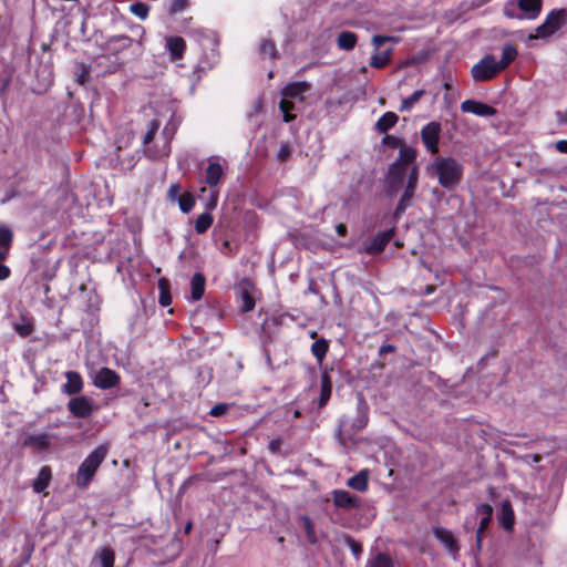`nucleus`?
Instances as JSON below:
<instances>
[{
	"label": "nucleus",
	"mask_w": 567,
	"mask_h": 567,
	"mask_svg": "<svg viewBox=\"0 0 567 567\" xmlns=\"http://www.w3.org/2000/svg\"><path fill=\"white\" fill-rule=\"evenodd\" d=\"M224 175V169L218 162H209L205 171V183L210 187H216Z\"/></svg>",
	"instance_id": "6ab92c4d"
},
{
	"label": "nucleus",
	"mask_w": 567,
	"mask_h": 567,
	"mask_svg": "<svg viewBox=\"0 0 567 567\" xmlns=\"http://www.w3.org/2000/svg\"><path fill=\"white\" fill-rule=\"evenodd\" d=\"M357 43V35L350 31L339 33L337 44L341 50H352Z\"/></svg>",
	"instance_id": "c756f323"
},
{
	"label": "nucleus",
	"mask_w": 567,
	"mask_h": 567,
	"mask_svg": "<svg viewBox=\"0 0 567 567\" xmlns=\"http://www.w3.org/2000/svg\"><path fill=\"white\" fill-rule=\"evenodd\" d=\"M205 277L200 272H196L190 280V298L194 301L199 300L205 292Z\"/></svg>",
	"instance_id": "a878e982"
},
{
	"label": "nucleus",
	"mask_w": 567,
	"mask_h": 567,
	"mask_svg": "<svg viewBox=\"0 0 567 567\" xmlns=\"http://www.w3.org/2000/svg\"><path fill=\"white\" fill-rule=\"evenodd\" d=\"M115 555L111 548L103 547L96 550L92 564L99 567H113Z\"/></svg>",
	"instance_id": "412c9836"
},
{
	"label": "nucleus",
	"mask_w": 567,
	"mask_h": 567,
	"mask_svg": "<svg viewBox=\"0 0 567 567\" xmlns=\"http://www.w3.org/2000/svg\"><path fill=\"white\" fill-rule=\"evenodd\" d=\"M158 289H159V303L162 307H167L172 302V297L169 293V285L168 281L164 278L158 280Z\"/></svg>",
	"instance_id": "c9c22d12"
},
{
	"label": "nucleus",
	"mask_w": 567,
	"mask_h": 567,
	"mask_svg": "<svg viewBox=\"0 0 567 567\" xmlns=\"http://www.w3.org/2000/svg\"><path fill=\"white\" fill-rule=\"evenodd\" d=\"M517 56V50L512 44H506L502 49V58L497 61L501 70H505Z\"/></svg>",
	"instance_id": "c85d7f7f"
},
{
	"label": "nucleus",
	"mask_w": 567,
	"mask_h": 567,
	"mask_svg": "<svg viewBox=\"0 0 567 567\" xmlns=\"http://www.w3.org/2000/svg\"><path fill=\"white\" fill-rule=\"evenodd\" d=\"M112 43L118 48H127L132 44V40L128 37L120 35L114 38Z\"/></svg>",
	"instance_id": "de8ad7c7"
},
{
	"label": "nucleus",
	"mask_w": 567,
	"mask_h": 567,
	"mask_svg": "<svg viewBox=\"0 0 567 567\" xmlns=\"http://www.w3.org/2000/svg\"><path fill=\"white\" fill-rule=\"evenodd\" d=\"M190 528H192V524H190V523H188V524L186 525V527H185V532H186V533H188V532L190 530Z\"/></svg>",
	"instance_id": "69168bd1"
},
{
	"label": "nucleus",
	"mask_w": 567,
	"mask_h": 567,
	"mask_svg": "<svg viewBox=\"0 0 567 567\" xmlns=\"http://www.w3.org/2000/svg\"><path fill=\"white\" fill-rule=\"evenodd\" d=\"M433 534L436 539L445 546L450 555L456 559L460 551V546L452 532L444 527L436 526L433 528Z\"/></svg>",
	"instance_id": "ddd939ff"
},
{
	"label": "nucleus",
	"mask_w": 567,
	"mask_h": 567,
	"mask_svg": "<svg viewBox=\"0 0 567 567\" xmlns=\"http://www.w3.org/2000/svg\"><path fill=\"white\" fill-rule=\"evenodd\" d=\"M540 460L542 456L539 454H527L523 457V461L530 466L535 463H538Z\"/></svg>",
	"instance_id": "8fccbe9b"
},
{
	"label": "nucleus",
	"mask_w": 567,
	"mask_h": 567,
	"mask_svg": "<svg viewBox=\"0 0 567 567\" xmlns=\"http://www.w3.org/2000/svg\"><path fill=\"white\" fill-rule=\"evenodd\" d=\"M181 190H182V188H181L179 184H177V183L172 184L168 188V198L172 202H177V199L182 196Z\"/></svg>",
	"instance_id": "a18cd8bd"
},
{
	"label": "nucleus",
	"mask_w": 567,
	"mask_h": 567,
	"mask_svg": "<svg viewBox=\"0 0 567 567\" xmlns=\"http://www.w3.org/2000/svg\"><path fill=\"white\" fill-rule=\"evenodd\" d=\"M51 478V468L49 466H42L38 473V476L33 481V492L38 494L44 492V489L49 486Z\"/></svg>",
	"instance_id": "b1692460"
},
{
	"label": "nucleus",
	"mask_w": 567,
	"mask_h": 567,
	"mask_svg": "<svg viewBox=\"0 0 567 567\" xmlns=\"http://www.w3.org/2000/svg\"><path fill=\"white\" fill-rule=\"evenodd\" d=\"M261 110V101H256L255 103V111L259 112Z\"/></svg>",
	"instance_id": "680f3d73"
},
{
	"label": "nucleus",
	"mask_w": 567,
	"mask_h": 567,
	"mask_svg": "<svg viewBox=\"0 0 567 567\" xmlns=\"http://www.w3.org/2000/svg\"><path fill=\"white\" fill-rule=\"evenodd\" d=\"M107 455V447L104 445L93 450L85 460L80 464L76 472V485L81 488L87 487L97 468Z\"/></svg>",
	"instance_id": "39448f33"
},
{
	"label": "nucleus",
	"mask_w": 567,
	"mask_h": 567,
	"mask_svg": "<svg viewBox=\"0 0 567 567\" xmlns=\"http://www.w3.org/2000/svg\"><path fill=\"white\" fill-rule=\"evenodd\" d=\"M394 236V228L378 233L364 244V251L371 255L380 254Z\"/></svg>",
	"instance_id": "9b49d317"
},
{
	"label": "nucleus",
	"mask_w": 567,
	"mask_h": 567,
	"mask_svg": "<svg viewBox=\"0 0 567 567\" xmlns=\"http://www.w3.org/2000/svg\"><path fill=\"white\" fill-rule=\"evenodd\" d=\"M301 523H302V526H303V529L306 532V536H307L309 543L316 544L317 543V536H316L313 523L310 519V517L302 516L301 517Z\"/></svg>",
	"instance_id": "58836bf2"
},
{
	"label": "nucleus",
	"mask_w": 567,
	"mask_h": 567,
	"mask_svg": "<svg viewBox=\"0 0 567 567\" xmlns=\"http://www.w3.org/2000/svg\"><path fill=\"white\" fill-rule=\"evenodd\" d=\"M13 238V234L11 229L7 226H0V247L10 248L11 241Z\"/></svg>",
	"instance_id": "a19ab883"
},
{
	"label": "nucleus",
	"mask_w": 567,
	"mask_h": 567,
	"mask_svg": "<svg viewBox=\"0 0 567 567\" xmlns=\"http://www.w3.org/2000/svg\"><path fill=\"white\" fill-rule=\"evenodd\" d=\"M227 410H228L227 404L219 403V404L214 405L210 409L209 414L213 416H221L227 412Z\"/></svg>",
	"instance_id": "09e8293b"
},
{
	"label": "nucleus",
	"mask_w": 567,
	"mask_h": 567,
	"mask_svg": "<svg viewBox=\"0 0 567 567\" xmlns=\"http://www.w3.org/2000/svg\"><path fill=\"white\" fill-rule=\"evenodd\" d=\"M120 377L117 373L109 368H102L95 372L93 383L99 389H111L118 384Z\"/></svg>",
	"instance_id": "2eb2a0df"
},
{
	"label": "nucleus",
	"mask_w": 567,
	"mask_h": 567,
	"mask_svg": "<svg viewBox=\"0 0 567 567\" xmlns=\"http://www.w3.org/2000/svg\"><path fill=\"white\" fill-rule=\"evenodd\" d=\"M131 279L133 282H136L135 278L133 277V275H131Z\"/></svg>",
	"instance_id": "338daca9"
},
{
	"label": "nucleus",
	"mask_w": 567,
	"mask_h": 567,
	"mask_svg": "<svg viewBox=\"0 0 567 567\" xmlns=\"http://www.w3.org/2000/svg\"><path fill=\"white\" fill-rule=\"evenodd\" d=\"M499 524L506 530H511L514 526L515 516L514 511L509 502L505 501L502 503L499 513Z\"/></svg>",
	"instance_id": "393cba45"
},
{
	"label": "nucleus",
	"mask_w": 567,
	"mask_h": 567,
	"mask_svg": "<svg viewBox=\"0 0 567 567\" xmlns=\"http://www.w3.org/2000/svg\"><path fill=\"white\" fill-rule=\"evenodd\" d=\"M424 94V90L414 91L410 96L402 100L399 111L410 112Z\"/></svg>",
	"instance_id": "2f4dec72"
},
{
	"label": "nucleus",
	"mask_w": 567,
	"mask_h": 567,
	"mask_svg": "<svg viewBox=\"0 0 567 567\" xmlns=\"http://www.w3.org/2000/svg\"><path fill=\"white\" fill-rule=\"evenodd\" d=\"M148 110L147 116L153 114L155 117L150 121L144 134V156L159 159L171 152V141L177 130L175 112L169 97L165 94L157 100H151Z\"/></svg>",
	"instance_id": "f257e3e1"
},
{
	"label": "nucleus",
	"mask_w": 567,
	"mask_h": 567,
	"mask_svg": "<svg viewBox=\"0 0 567 567\" xmlns=\"http://www.w3.org/2000/svg\"><path fill=\"white\" fill-rule=\"evenodd\" d=\"M278 446H279V442L278 441H271L270 444H269V450L271 452H276L278 450Z\"/></svg>",
	"instance_id": "bf43d9fd"
},
{
	"label": "nucleus",
	"mask_w": 567,
	"mask_h": 567,
	"mask_svg": "<svg viewBox=\"0 0 567 567\" xmlns=\"http://www.w3.org/2000/svg\"><path fill=\"white\" fill-rule=\"evenodd\" d=\"M79 81H80V83H84V82H85V72H83V73L80 75Z\"/></svg>",
	"instance_id": "e2e57ef3"
},
{
	"label": "nucleus",
	"mask_w": 567,
	"mask_h": 567,
	"mask_svg": "<svg viewBox=\"0 0 567 567\" xmlns=\"http://www.w3.org/2000/svg\"><path fill=\"white\" fill-rule=\"evenodd\" d=\"M392 39L393 38H391V37H384V35H374L372 38V43L375 48V53L370 59V65L372 68L381 69L388 64V62L390 60L391 50L388 49L384 51H380V49L385 42H388Z\"/></svg>",
	"instance_id": "9d476101"
},
{
	"label": "nucleus",
	"mask_w": 567,
	"mask_h": 567,
	"mask_svg": "<svg viewBox=\"0 0 567 567\" xmlns=\"http://www.w3.org/2000/svg\"><path fill=\"white\" fill-rule=\"evenodd\" d=\"M188 7V0H171L169 13L176 14L183 12Z\"/></svg>",
	"instance_id": "79ce46f5"
},
{
	"label": "nucleus",
	"mask_w": 567,
	"mask_h": 567,
	"mask_svg": "<svg viewBox=\"0 0 567 567\" xmlns=\"http://www.w3.org/2000/svg\"><path fill=\"white\" fill-rule=\"evenodd\" d=\"M179 209L183 213H188L192 210V208L195 205V199L190 193H184L182 196L177 199Z\"/></svg>",
	"instance_id": "ea45409f"
},
{
	"label": "nucleus",
	"mask_w": 567,
	"mask_h": 567,
	"mask_svg": "<svg viewBox=\"0 0 567 567\" xmlns=\"http://www.w3.org/2000/svg\"><path fill=\"white\" fill-rule=\"evenodd\" d=\"M329 349V343L326 339L321 338L316 340L311 344V353L317 359L318 363L321 364Z\"/></svg>",
	"instance_id": "7c9ffc66"
},
{
	"label": "nucleus",
	"mask_w": 567,
	"mask_h": 567,
	"mask_svg": "<svg viewBox=\"0 0 567 567\" xmlns=\"http://www.w3.org/2000/svg\"><path fill=\"white\" fill-rule=\"evenodd\" d=\"M336 230H337V234L339 236H346V234H347V226L343 225V224H339V225H337Z\"/></svg>",
	"instance_id": "4d7b16f0"
},
{
	"label": "nucleus",
	"mask_w": 567,
	"mask_h": 567,
	"mask_svg": "<svg viewBox=\"0 0 567 567\" xmlns=\"http://www.w3.org/2000/svg\"><path fill=\"white\" fill-rule=\"evenodd\" d=\"M395 350L394 346L392 344H383L380 350H379V353L381 355L385 354V353H389V352H393Z\"/></svg>",
	"instance_id": "6e6d98bb"
},
{
	"label": "nucleus",
	"mask_w": 567,
	"mask_h": 567,
	"mask_svg": "<svg viewBox=\"0 0 567 567\" xmlns=\"http://www.w3.org/2000/svg\"><path fill=\"white\" fill-rule=\"evenodd\" d=\"M69 410L75 417H87L93 412L92 402L86 396H76L69 401Z\"/></svg>",
	"instance_id": "dca6fc26"
},
{
	"label": "nucleus",
	"mask_w": 567,
	"mask_h": 567,
	"mask_svg": "<svg viewBox=\"0 0 567 567\" xmlns=\"http://www.w3.org/2000/svg\"><path fill=\"white\" fill-rule=\"evenodd\" d=\"M502 72L497 64V60L492 54L484 55L477 63L472 66V78L476 82H485Z\"/></svg>",
	"instance_id": "6e6552de"
},
{
	"label": "nucleus",
	"mask_w": 567,
	"mask_h": 567,
	"mask_svg": "<svg viewBox=\"0 0 567 567\" xmlns=\"http://www.w3.org/2000/svg\"><path fill=\"white\" fill-rule=\"evenodd\" d=\"M310 84L306 81L291 82L288 83L282 90L281 95L282 99L279 103V109L282 113V118L285 122H291L295 120V115L291 113L292 111L299 110L297 104H303L306 96L305 94L309 92Z\"/></svg>",
	"instance_id": "20e7f679"
},
{
	"label": "nucleus",
	"mask_w": 567,
	"mask_h": 567,
	"mask_svg": "<svg viewBox=\"0 0 567 567\" xmlns=\"http://www.w3.org/2000/svg\"><path fill=\"white\" fill-rule=\"evenodd\" d=\"M384 142L390 146V147H399V151L401 150V146L402 145H408L404 141H402L401 138L399 137H395V136H390L388 135L385 138H384Z\"/></svg>",
	"instance_id": "49530a36"
},
{
	"label": "nucleus",
	"mask_w": 567,
	"mask_h": 567,
	"mask_svg": "<svg viewBox=\"0 0 567 567\" xmlns=\"http://www.w3.org/2000/svg\"><path fill=\"white\" fill-rule=\"evenodd\" d=\"M369 471L361 470L358 474L350 477L347 481V486L359 492H365L368 489Z\"/></svg>",
	"instance_id": "bb28decb"
},
{
	"label": "nucleus",
	"mask_w": 567,
	"mask_h": 567,
	"mask_svg": "<svg viewBox=\"0 0 567 567\" xmlns=\"http://www.w3.org/2000/svg\"><path fill=\"white\" fill-rule=\"evenodd\" d=\"M426 172L437 178L439 184L453 189L462 179L463 165L454 157H436L426 166Z\"/></svg>",
	"instance_id": "7ed1b4c3"
},
{
	"label": "nucleus",
	"mask_w": 567,
	"mask_h": 567,
	"mask_svg": "<svg viewBox=\"0 0 567 567\" xmlns=\"http://www.w3.org/2000/svg\"><path fill=\"white\" fill-rule=\"evenodd\" d=\"M368 424V406L367 404L360 400L358 408V417L354 420L352 426L355 430H361Z\"/></svg>",
	"instance_id": "f704fd0d"
},
{
	"label": "nucleus",
	"mask_w": 567,
	"mask_h": 567,
	"mask_svg": "<svg viewBox=\"0 0 567 567\" xmlns=\"http://www.w3.org/2000/svg\"><path fill=\"white\" fill-rule=\"evenodd\" d=\"M166 48L173 60H178L183 56L186 49L185 40L182 37H169L166 39Z\"/></svg>",
	"instance_id": "4be33fe9"
},
{
	"label": "nucleus",
	"mask_w": 567,
	"mask_h": 567,
	"mask_svg": "<svg viewBox=\"0 0 567 567\" xmlns=\"http://www.w3.org/2000/svg\"><path fill=\"white\" fill-rule=\"evenodd\" d=\"M147 12H148V7L146 4H144V11H143L144 19L146 18Z\"/></svg>",
	"instance_id": "0e129e2a"
},
{
	"label": "nucleus",
	"mask_w": 567,
	"mask_h": 567,
	"mask_svg": "<svg viewBox=\"0 0 567 567\" xmlns=\"http://www.w3.org/2000/svg\"><path fill=\"white\" fill-rule=\"evenodd\" d=\"M492 512H493L492 506L488 504H485V503L480 504L476 507V515H477V517H480V524H478V527L476 530V548H477V550L481 549L483 533L485 532V529L487 528V526L492 519Z\"/></svg>",
	"instance_id": "4468645a"
},
{
	"label": "nucleus",
	"mask_w": 567,
	"mask_h": 567,
	"mask_svg": "<svg viewBox=\"0 0 567 567\" xmlns=\"http://www.w3.org/2000/svg\"><path fill=\"white\" fill-rule=\"evenodd\" d=\"M566 11L564 9L553 10L545 21L535 29V34H529L528 39H547L553 35L563 25Z\"/></svg>",
	"instance_id": "0eeeda50"
},
{
	"label": "nucleus",
	"mask_w": 567,
	"mask_h": 567,
	"mask_svg": "<svg viewBox=\"0 0 567 567\" xmlns=\"http://www.w3.org/2000/svg\"><path fill=\"white\" fill-rule=\"evenodd\" d=\"M555 147L559 153L567 154V140L558 141Z\"/></svg>",
	"instance_id": "603ef678"
},
{
	"label": "nucleus",
	"mask_w": 567,
	"mask_h": 567,
	"mask_svg": "<svg viewBox=\"0 0 567 567\" xmlns=\"http://www.w3.org/2000/svg\"><path fill=\"white\" fill-rule=\"evenodd\" d=\"M291 153V147L288 143H281L277 152V158L281 162L286 161Z\"/></svg>",
	"instance_id": "c03bdc74"
},
{
	"label": "nucleus",
	"mask_w": 567,
	"mask_h": 567,
	"mask_svg": "<svg viewBox=\"0 0 567 567\" xmlns=\"http://www.w3.org/2000/svg\"><path fill=\"white\" fill-rule=\"evenodd\" d=\"M417 151L410 145H402L395 161L390 164L385 175L388 192L393 195L404 192L398 203L395 214H401L410 206L419 182Z\"/></svg>",
	"instance_id": "f03ea898"
},
{
	"label": "nucleus",
	"mask_w": 567,
	"mask_h": 567,
	"mask_svg": "<svg viewBox=\"0 0 567 567\" xmlns=\"http://www.w3.org/2000/svg\"><path fill=\"white\" fill-rule=\"evenodd\" d=\"M130 11L142 19V1H136L130 6Z\"/></svg>",
	"instance_id": "3c124183"
},
{
	"label": "nucleus",
	"mask_w": 567,
	"mask_h": 567,
	"mask_svg": "<svg viewBox=\"0 0 567 567\" xmlns=\"http://www.w3.org/2000/svg\"><path fill=\"white\" fill-rule=\"evenodd\" d=\"M259 53L262 58L275 60L277 58V49L275 43L270 40H262L259 44Z\"/></svg>",
	"instance_id": "e433bc0d"
},
{
	"label": "nucleus",
	"mask_w": 567,
	"mask_h": 567,
	"mask_svg": "<svg viewBox=\"0 0 567 567\" xmlns=\"http://www.w3.org/2000/svg\"><path fill=\"white\" fill-rule=\"evenodd\" d=\"M9 276H10L9 267L0 262V280H4Z\"/></svg>",
	"instance_id": "864d4df0"
},
{
	"label": "nucleus",
	"mask_w": 567,
	"mask_h": 567,
	"mask_svg": "<svg viewBox=\"0 0 567 567\" xmlns=\"http://www.w3.org/2000/svg\"><path fill=\"white\" fill-rule=\"evenodd\" d=\"M368 567H393V561L388 555L379 553L369 560Z\"/></svg>",
	"instance_id": "4c0bfd02"
},
{
	"label": "nucleus",
	"mask_w": 567,
	"mask_h": 567,
	"mask_svg": "<svg viewBox=\"0 0 567 567\" xmlns=\"http://www.w3.org/2000/svg\"><path fill=\"white\" fill-rule=\"evenodd\" d=\"M51 435L47 432L29 434L23 441V446L38 451L47 450L51 444Z\"/></svg>",
	"instance_id": "a211bd4d"
},
{
	"label": "nucleus",
	"mask_w": 567,
	"mask_h": 567,
	"mask_svg": "<svg viewBox=\"0 0 567 567\" xmlns=\"http://www.w3.org/2000/svg\"><path fill=\"white\" fill-rule=\"evenodd\" d=\"M255 308V299L249 290V282L240 285L239 288V309L241 312H249Z\"/></svg>",
	"instance_id": "5701e85b"
},
{
	"label": "nucleus",
	"mask_w": 567,
	"mask_h": 567,
	"mask_svg": "<svg viewBox=\"0 0 567 567\" xmlns=\"http://www.w3.org/2000/svg\"><path fill=\"white\" fill-rule=\"evenodd\" d=\"M332 499L333 504L340 508L352 509L360 506L359 498L344 489H334L332 492Z\"/></svg>",
	"instance_id": "f3484780"
},
{
	"label": "nucleus",
	"mask_w": 567,
	"mask_h": 567,
	"mask_svg": "<svg viewBox=\"0 0 567 567\" xmlns=\"http://www.w3.org/2000/svg\"><path fill=\"white\" fill-rule=\"evenodd\" d=\"M66 382L63 384V391L69 394L73 395L79 392H81L83 388V381L81 375L75 371H68L65 373Z\"/></svg>",
	"instance_id": "aec40b11"
},
{
	"label": "nucleus",
	"mask_w": 567,
	"mask_h": 567,
	"mask_svg": "<svg viewBox=\"0 0 567 567\" xmlns=\"http://www.w3.org/2000/svg\"><path fill=\"white\" fill-rule=\"evenodd\" d=\"M217 196H218V192L217 190H213L212 192V200H210V206L212 207L216 206V204H217Z\"/></svg>",
	"instance_id": "13d9d810"
},
{
	"label": "nucleus",
	"mask_w": 567,
	"mask_h": 567,
	"mask_svg": "<svg viewBox=\"0 0 567 567\" xmlns=\"http://www.w3.org/2000/svg\"><path fill=\"white\" fill-rule=\"evenodd\" d=\"M8 251H9V249H7V248H3V247L0 248V261L6 259Z\"/></svg>",
	"instance_id": "052dcab7"
},
{
	"label": "nucleus",
	"mask_w": 567,
	"mask_h": 567,
	"mask_svg": "<svg viewBox=\"0 0 567 567\" xmlns=\"http://www.w3.org/2000/svg\"><path fill=\"white\" fill-rule=\"evenodd\" d=\"M214 221L209 213L200 214L195 221V230L197 234H204L208 230Z\"/></svg>",
	"instance_id": "72a5a7b5"
},
{
	"label": "nucleus",
	"mask_w": 567,
	"mask_h": 567,
	"mask_svg": "<svg viewBox=\"0 0 567 567\" xmlns=\"http://www.w3.org/2000/svg\"><path fill=\"white\" fill-rule=\"evenodd\" d=\"M542 0H507L503 13L508 19L535 20L542 11Z\"/></svg>",
	"instance_id": "423d86ee"
},
{
	"label": "nucleus",
	"mask_w": 567,
	"mask_h": 567,
	"mask_svg": "<svg viewBox=\"0 0 567 567\" xmlns=\"http://www.w3.org/2000/svg\"><path fill=\"white\" fill-rule=\"evenodd\" d=\"M217 62H218V54L215 51V49H212L209 58H208V62L200 60L199 69H202V70L212 69L215 64H217Z\"/></svg>",
	"instance_id": "37998d69"
},
{
	"label": "nucleus",
	"mask_w": 567,
	"mask_h": 567,
	"mask_svg": "<svg viewBox=\"0 0 567 567\" xmlns=\"http://www.w3.org/2000/svg\"><path fill=\"white\" fill-rule=\"evenodd\" d=\"M331 395V383L328 377V373L324 372L321 375V391H320V399H319V406L322 408L327 404Z\"/></svg>",
	"instance_id": "473e14b6"
},
{
	"label": "nucleus",
	"mask_w": 567,
	"mask_h": 567,
	"mask_svg": "<svg viewBox=\"0 0 567 567\" xmlns=\"http://www.w3.org/2000/svg\"><path fill=\"white\" fill-rule=\"evenodd\" d=\"M442 126L439 122L432 121L421 128V140L426 151L431 154L439 152Z\"/></svg>",
	"instance_id": "1a4fd4ad"
},
{
	"label": "nucleus",
	"mask_w": 567,
	"mask_h": 567,
	"mask_svg": "<svg viewBox=\"0 0 567 567\" xmlns=\"http://www.w3.org/2000/svg\"><path fill=\"white\" fill-rule=\"evenodd\" d=\"M398 115L394 112H385L375 123L379 133H385L398 123Z\"/></svg>",
	"instance_id": "cd10ccee"
},
{
	"label": "nucleus",
	"mask_w": 567,
	"mask_h": 567,
	"mask_svg": "<svg viewBox=\"0 0 567 567\" xmlns=\"http://www.w3.org/2000/svg\"><path fill=\"white\" fill-rule=\"evenodd\" d=\"M350 548L355 556L362 551L361 545L353 540H350Z\"/></svg>",
	"instance_id": "5fc2aeb1"
},
{
	"label": "nucleus",
	"mask_w": 567,
	"mask_h": 567,
	"mask_svg": "<svg viewBox=\"0 0 567 567\" xmlns=\"http://www.w3.org/2000/svg\"><path fill=\"white\" fill-rule=\"evenodd\" d=\"M460 109L464 113H472L481 117L494 116L497 111L493 106L475 100H465L461 103Z\"/></svg>",
	"instance_id": "f8f14e48"
}]
</instances>
